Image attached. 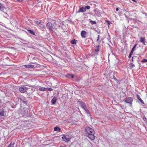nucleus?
<instances>
[{
	"label": "nucleus",
	"instance_id": "nucleus-1",
	"mask_svg": "<svg viewBox=\"0 0 147 147\" xmlns=\"http://www.w3.org/2000/svg\"><path fill=\"white\" fill-rule=\"evenodd\" d=\"M9 111L8 108L7 107L0 109V117L6 116Z\"/></svg>",
	"mask_w": 147,
	"mask_h": 147
},
{
	"label": "nucleus",
	"instance_id": "nucleus-2",
	"mask_svg": "<svg viewBox=\"0 0 147 147\" xmlns=\"http://www.w3.org/2000/svg\"><path fill=\"white\" fill-rule=\"evenodd\" d=\"M54 23L52 24L51 22H49L47 24V28H48L50 31H51L52 33H53L54 32L53 30V28L56 29L55 27L53 28V26H55L54 25V24H56V22L54 21Z\"/></svg>",
	"mask_w": 147,
	"mask_h": 147
},
{
	"label": "nucleus",
	"instance_id": "nucleus-3",
	"mask_svg": "<svg viewBox=\"0 0 147 147\" xmlns=\"http://www.w3.org/2000/svg\"><path fill=\"white\" fill-rule=\"evenodd\" d=\"M90 6L88 5L85 6L84 7H82L79 9L77 12L79 13L80 12H82L85 11L86 9H90Z\"/></svg>",
	"mask_w": 147,
	"mask_h": 147
},
{
	"label": "nucleus",
	"instance_id": "nucleus-4",
	"mask_svg": "<svg viewBox=\"0 0 147 147\" xmlns=\"http://www.w3.org/2000/svg\"><path fill=\"white\" fill-rule=\"evenodd\" d=\"M85 130L87 132V134H89V133L94 134V131L92 128H91L88 127H86Z\"/></svg>",
	"mask_w": 147,
	"mask_h": 147
},
{
	"label": "nucleus",
	"instance_id": "nucleus-5",
	"mask_svg": "<svg viewBox=\"0 0 147 147\" xmlns=\"http://www.w3.org/2000/svg\"><path fill=\"white\" fill-rule=\"evenodd\" d=\"M27 89L28 88L24 86L20 87L19 88V90L22 93L25 92Z\"/></svg>",
	"mask_w": 147,
	"mask_h": 147
},
{
	"label": "nucleus",
	"instance_id": "nucleus-6",
	"mask_svg": "<svg viewBox=\"0 0 147 147\" xmlns=\"http://www.w3.org/2000/svg\"><path fill=\"white\" fill-rule=\"evenodd\" d=\"M132 101V98L130 97L126 98L125 100V102L128 103H129L130 105L131 104Z\"/></svg>",
	"mask_w": 147,
	"mask_h": 147
},
{
	"label": "nucleus",
	"instance_id": "nucleus-7",
	"mask_svg": "<svg viewBox=\"0 0 147 147\" xmlns=\"http://www.w3.org/2000/svg\"><path fill=\"white\" fill-rule=\"evenodd\" d=\"M94 134H87V136L92 140H93L95 139V136L94 135Z\"/></svg>",
	"mask_w": 147,
	"mask_h": 147
},
{
	"label": "nucleus",
	"instance_id": "nucleus-8",
	"mask_svg": "<svg viewBox=\"0 0 147 147\" xmlns=\"http://www.w3.org/2000/svg\"><path fill=\"white\" fill-rule=\"evenodd\" d=\"M94 12L95 13V14L97 16L99 17L100 16V11L98 9H94Z\"/></svg>",
	"mask_w": 147,
	"mask_h": 147
},
{
	"label": "nucleus",
	"instance_id": "nucleus-9",
	"mask_svg": "<svg viewBox=\"0 0 147 147\" xmlns=\"http://www.w3.org/2000/svg\"><path fill=\"white\" fill-rule=\"evenodd\" d=\"M62 138L63 140L65 142H69L70 141V138H67V137L64 136V135L63 136Z\"/></svg>",
	"mask_w": 147,
	"mask_h": 147
},
{
	"label": "nucleus",
	"instance_id": "nucleus-10",
	"mask_svg": "<svg viewBox=\"0 0 147 147\" xmlns=\"http://www.w3.org/2000/svg\"><path fill=\"white\" fill-rule=\"evenodd\" d=\"M81 35L82 38H86V32L85 31L83 30L81 32Z\"/></svg>",
	"mask_w": 147,
	"mask_h": 147
},
{
	"label": "nucleus",
	"instance_id": "nucleus-11",
	"mask_svg": "<svg viewBox=\"0 0 147 147\" xmlns=\"http://www.w3.org/2000/svg\"><path fill=\"white\" fill-rule=\"evenodd\" d=\"M99 45H98L97 47H96L94 49V55H98V53L99 51Z\"/></svg>",
	"mask_w": 147,
	"mask_h": 147
},
{
	"label": "nucleus",
	"instance_id": "nucleus-12",
	"mask_svg": "<svg viewBox=\"0 0 147 147\" xmlns=\"http://www.w3.org/2000/svg\"><path fill=\"white\" fill-rule=\"evenodd\" d=\"M131 60H132V61H138V62L139 58L138 57H137L136 56H134L132 57Z\"/></svg>",
	"mask_w": 147,
	"mask_h": 147
},
{
	"label": "nucleus",
	"instance_id": "nucleus-13",
	"mask_svg": "<svg viewBox=\"0 0 147 147\" xmlns=\"http://www.w3.org/2000/svg\"><path fill=\"white\" fill-rule=\"evenodd\" d=\"M57 98L56 97H54L53 98L52 100H51V102L54 105L55 104L56 101L57 100Z\"/></svg>",
	"mask_w": 147,
	"mask_h": 147
},
{
	"label": "nucleus",
	"instance_id": "nucleus-14",
	"mask_svg": "<svg viewBox=\"0 0 147 147\" xmlns=\"http://www.w3.org/2000/svg\"><path fill=\"white\" fill-rule=\"evenodd\" d=\"M136 96H137V97L138 98V100H139V101L140 102L144 104V102L143 101V100L141 99V98H140V96L139 95L137 94L136 95Z\"/></svg>",
	"mask_w": 147,
	"mask_h": 147
},
{
	"label": "nucleus",
	"instance_id": "nucleus-15",
	"mask_svg": "<svg viewBox=\"0 0 147 147\" xmlns=\"http://www.w3.org/2000/svg\"><path fill=\"white\" fill-rule=\"evenodd\" d=\"M35 23L37 25H39L41 23V20H34Z\"/></svg>",
	"mask_w": 147,
	"mask_h": 147
},
{
	"label": "nucleus",
	"instance_id": "nucleus-16",
	"mask_svg": "<svg viewBox=\"0 0 147 147\" xmlns=\"http://www.w3.org/2000/svg\"><path fill=\"white\" fill-rule=\"evenodd\" d=\"M145 38L141 37L140 38V42L144 44H145Z\"/></svg>",
	"mask_w": 147,
	"mask_h": 147
},
{
	"label": "nucleus",
	"instance_id": "nucleus-17",
	"mask_svg": "<svg viewBox=\"0 0 147 147\" xmlns=\"http://www.w3.org/2000/svg\"><path fill=\"white\" fill-rule=\"evenodd\" d=\"M54 130L55 131H59L60 132L61 130V129L58 126H57L54 127Z\"/></svg>",
	"mask_w": 147,
	"mask_h": 147
},
{
	"label": "nucleus",
	"instance_id": "nucleus-18",
	"mask_svg": "<svg viewBox=\"0 0 147 147\" xmlns=\"http://www.w3.org/2000/svg\"><path fill=\"white\" fill-rule=\"evenodd\" d=\"M80 102V105L81 107L83 109L84 108L86 107V105L85 103L82 102Z\"/></svg>",
	"mask_w": 147,
	"mask_h": 147
},
{
	"label": "nucleus",
	"instance_id": "nucleus-19",
	"mask_svg": "<svg viewBox=\"0 0 147 147\" xmlns=\"http://www.w3.org/2000/svg\"><path fill=\"white\" fill-rule=\"evenodd\" d=\"M24 66L26 68H29L33 67L34 66L31 65H25Z\"/></svg>",
	"mask_w": 147,
	"mask_h": 147
},
{
	"label": "nucleus",
	"instance_id": "nucleus-20",
	"mask_svg": "<svg viewBox=\"0 0 147 147\" xmlns=\"http://www.w3.org/2000/svg\"><path fill=\"white\" fill-rule=\"evenodd\" d=\"M39 26L40 28L42 30H44L45 28L44 25L41 24Z\"/></svg>",
	"mask_w": 147,
	"mask_h": 147
},
{
	"label": "nucleus",
	"instance_id": "nucleus-21",
	"mask_svg": "<svg viewBox=\"0 0 147 147\" xmlns=\"http://www.w3.org/2000/svg\"><path fill=\"white\" fill-rule=\"evenodd\" d=\"M28 31L31 34H32L34 35H35V34L34 32V31L33 30H28Z\"/></svg>",
	"mask_w": 147,
	"mask_h": 147
},
{
	"label": "nucleus",
	"instance_id": "nucleus-22",
	"mask_svg": "<svg viewBox=\"0 0 147 147\" xmlns=\"http://www.w3.org/2000/svg\"><path fill=\"white\" fill-rule=\"evenodd\" d=\"M85 111L86 113L87 114L88 116H91V114L90 113V112L88 109H86Z\"/></svg>",
	"mask_w": 147,
	"mask_h": 147
},
{
	"label": "nucleus",
	"instance_id": "nucleus-23",
	"mask_svg": "<svg viewBox=\"0 0 147 147\" xmlns=\"http://www.w3.org/2000/svg\"><path fill=\"white\" fill-rule=\"evenodd\" d=\"M14 144V143L11 142L10 143L8 146L7 147H13V145Z\"/></svg>",
	"mask_w": 147,
	"mask_h": 147
},
{
	"label": "nucleus",
	"instance_id": "nucleus-24",
	"mask_svg": "<svg viewBox=\"0 0 147 147\" xmlns=\"http://www.w3.org/2000/svg\"><path fill=\"white\" fill-rule=\"evenodd\" d=\"M46 88L40 87L39 88V90L41 91H45Z\"/></svg>",
	"mask_w": 147,
	"mask_h": 147
},
{
	"label": "nucleus",
	"instance_id": "nucleus-25",
	"mask_svg": "<svg viewBox=\"0 0 147 147\" xmlns=\"http://www.w3.org/2000/svg\"><path fill=\"white\" fill-rule=\"evenodd\" d=\"M103 86H102L99 85L97 87V89L99 90H101L103 88Z\"/></svg>",
	"mask_w": 147,
	"mask_h": 147
},
{
	"label": "nucleus",
	"instance_id": "nucleus-26",
	"mask_svg": "<svg viewBox=\"0 0 147 147\" xmlns=\"http://www.w3.org/2000/svg\"><path fill=\"white\" fill-rule=\"evenodd\" d=\"M90 22L92 24H96V22L95 21H92L91 20H90Z\"/></svg>",
	"mask_w": 147,
	"mask_h": 147
},
{
	"label": "nucleus",
	"instance_id": "nucleus-27",
	"mask_svg": "<svg viewBox=\"0 0 147 147\" xmlns=\"http://www.w3.org/2000/svg\"><path fill=\"white\" fill-rule=\"evenodd\" d=\"M116 74V73L115 72H113V79H114V80H115L117 81V79L116 78H115V75Z\"/></svg>",
	"mask_w": 147,
	"mask_h": 147
},
{
	"label": "nucleus",
	"instance_id": "nucleus-28",
	"mask_svg": "<svg viewBox=\"0 0 147 147\" xmlns=\"http://www.w3.org/2000/svg\"><path fill=\"white\" fill-rule=\"evenodd\" d=\"M52 89L51 88H46V91H51L52 90Z\"/></svg>",
	"mask_w": 147,
	"mask_h": 147
},
{
	"label": "nucleus",
	"instance_id": "nucleus-29",
	"mask_svg": "<svg viewBox=\"0 0 147 147\" xmlns=\"http://www.w3.org/2000/svg\"><path fill=\"white\" fill-rule=\"evenodd\" d=\"M76 40L74 39V40H72L71 41V42L72 44H76Z\"/></svg>",
	"mask_w": 147,
	"mask_h": 147
},
{
	"label": "nucleus",
	"instance_id": "nucleus-30",
	"mask_svg": "<svg viewBox=\"0 0 147 147\" xmlns=\"http://www.w3.org/2000/svg\"><path fill=\"white\" fill-rule=\"evenodd\" d=\"M135 66V65H134V64H133V63H131V64H130V69H131L132 68L134 67Z\"/></svg>",
	"mask_w": 147,
	"mask_h": 147
},
{
	"label": "nucleus",
	"instance_id": "nucleus-31",
	"mask_svg": "<svg viewBox=\"0 0 147 147\" xmlns=\"http://www.w3.org/2000/svg\"><path fill=\"white\" fill-rule=\"evenodd\" d=\"M142 62L146 63L147 62V59H143L142 61H141Z\"/></svg>",
	"mask_w": 147,
	"mask_h": 147
},
{
	"label": "nucleus",
	"instance_id": "nucleus-32",
	"mask_svg": "<svg viewBox=\"0 0 147 147\" xmlns=\"http://www.w3.org/2000/svg\"><path fill=\"white\" fill-rule=\"evenodd\" d=\"M64 136L67 137V138H70V139H71V138L72 137L71 135H64Z\"/></svg>",
	"mask_w": 147,
	"mask_h": 147
},
{
	"label": "nucleus",
	"instance_id": "nucleus-33",
	"mask_svg": "<svg viewBox=\"0 0 147 147\" xmlns=\"http://www.w3.org/2000/svg\"><path fill=\"white\" fill-rule=\"evenodd\" d=\"M143 119L145 121H147V119L145 117H143Z\"/></svg>",
	"mask_w": 147,
	"mask_h": 147
},
{
	"label": "nucleus",
	"instance_id": "nucleus-34",
	"mask_svg": "<svg viewBox=\"0 0 147 147\" xmlns=\"http://www.w3.org/2000/svg\"><path fill=\"white\" fill-rule=\"evenodd\" d=\"M69 76L70 77H71L72 79H73L74 78V76L72 75L69 74Z\"/></svg>",
	"mask_w": 147,
	"mask_h": 147
},
{
	"label": "nucleus",
	"instance_id": "nucleus-35",
	"mask_svg": "<svg viewBox=\"0 0 147 147\" xmlns=\"http://www.w3.org/2000/svg\"><path fill=\"white\" fill-rule=\"evenodd\" d=\"M100 37V36L99 35H98L97 41H98L99 40Z\"/></svg>",
	"mask_w": 147,
	"mask_h": 147
},
{
	"label": "nucleus",
	"instance_id": "nucleus-36",
	"mask_svg": "<svg viewBox=\"0 0 147 147\" xmlns=\"http://www.w3.org/2000/svg\"><path fill=\"white\" fill-rule=\"evenodd\" d=\"M132 54H133V53H130V54H129V55L128 57L129 58H130L131 57V56L132 55Z\"/></svg>",
	"mask_w": 147,
	"mask_h": 147
},
{
	"label": "nucleus",
	"instance_id": "nucleus-37",
	"mask_svg": "<svg viewBox=\"0 0 147 147\" xmlns=\"http://www.w3.org/2000/svg\"><path fill=\"white\" fill-rule=\"evenodd\" d=\"M137 45V44L135 45L134 46V47H133V48H132V49H134H134H135V48L136 47V46Z\"/></svg>",
	"mask_w": 147,
	"mask_h": 147
},
{
	"label": "nucleus",
	"instance_id": "nucleus-38",
	"mask_svg": "<svg viewBox=\"0 0 147 147\" xmlns=\"http://www.w3.org/2000/svg\"><path fill=\"white\" fill-rule=\"evenodd\" d=\"M134 49H131V51L130 53H133V52H134Z\"/></svg>",
	"mask_w": 147,
	"mask_h": 147
},
{
	"label": "nucleus",
	"instance_id": "nucleus-39",
	"mask_svg": "<svg viewBox=\"0 0 147 147\" xmlns=\"http://www.w3.org/2000/svg\"><path fill=\"white\" fill-rule=\"evenodd\" d=\"M83 109H84V110L85 111L86 110V109H87V107H85L84 108H83Z\"/></svg>",
	"mask_w": 147,
	"mask_h": 147
},
{
	"label": "nucleus",
	"instance_id": "nucleus-40",
	"mask_svg": "<svg viewBox=\"0 0 147 147\" xmlns=\"http://www.w3.org/2000/svg\"><path fill=\"white\" fill-rule=\"evenodd\" d=\"M106 22L108 24H109L110 23V22L109 21H107Z\"/></svg>",
	"mask_w": 147,
	"mask_h": 147
},
{
	"label": "nucleus",
	"instance_id": "nucleus-41",
	"mask_svg": "<svg viewBox=\"0 0 147 147\" xmlns=\"http://www.w3.org/2000/svg\"><path fill=\"white\" fill-rule=\"evenodd\" d=\"M21 40L22 41V42H26V41L25 40H22V39H21Z\"/></svg>",
	"mask_w": 147,
	"mask_h": 147
},
{
	"label": "nucleus",
	"instance_id": "nucleus-42",
	"mask_svg": "<svg viewBox=\"0 0 147 147\" xmlns=\"http://www.w3.org/2000/svg\"><path fill=\"white\" fill-rule=\"evenodd\" d=\"M21 101H22V102H24V103L25 104H26V102H27L26 101H23V100H21Z\"/></svg>",
	"mask_w": 147,
	"mask_h": 147
},
{
	"label": "nucleus",
	"instance_id": "nucleus-43",
	"mask_svg": "<svg viewBox=\"0 0 147 147\" xmlns=\"http://www.w3.org/2000/svg\"><path fill=\"white\" fill-rule=\"evenodd\" d=\"M116 11H118L119 10V9L118 8H117L116 9Z\"/></svg>",
	"mask_w": 147,
	"mask_h": 147
},
{
	"label": "nucleus",
	"instance_id": "nucleus-44",
	"mask_svg": "<svg viewBox=\"0 0 147 147\" xmlns=\"http://www.w3.org/2000/svg\"><path fill=\"white\" fill-rule=\"evenodd\" d=\"M23 0H17V1H22Z\"/></svg>",
	"mask_w": 147,
	"mask_h": 147
},
{
	"label": "nucleus",
	"instance_id": "nucleus-45",
	"mask_svg": "<svg viewBox=\"0 0 147 147\" xmlns=\"http://www.w3.org/2000/svg\"><path fill=\"white\" fill-rule=\"evenodd\" d=\"M132 1H134L136 2V1L135 0H132Z\"/></svg>",
	"mask_w": 147,
	"mask_h": 147
},
{
	"label": "nucleus",
	"instance_id": "nucleus-46",
	"mask_svg": "<svg viewBox=\"0 0 147 147\" xmlns=\"http://www.w3.org/2000/svg\"><path fill=\"white\" fill-rule=\"evenodd\" d=\"M32 90L33 91H34V90H35L34 89H32Z\"/></svg>",
	"mask_w": 147,
	"mask_h": 147
},
{
	"label": "nucleus",
	"instance_id": "nucleus-47",
	"mask_svg": "<svg viewBox=\"0 0 147 147\" xmlns=\"http://www.w3.org/2000/svg\"><path fill=\"white\" fill-rule=\"evenodd\" d=\"M95 30L96 32H97L98 31H97V30Z\"/></svg>",
	"mask_w": 147,
	"mask_h": 147
},
{
	"label": "nucleus",
	"instance_id": "nucleus-48",
	"mask_svg": "<svg viewBox=\"0 0 147 147\" xmlns=\"http://www.w3.org/2000/svg\"><path fill=\"white\" fill-rule=\"evenodd\" d=\"M98 32V33H99V32Z\"/></svg>",
	"mask_w": 147,
	"mask_h": 147
}]
</instances>
